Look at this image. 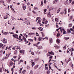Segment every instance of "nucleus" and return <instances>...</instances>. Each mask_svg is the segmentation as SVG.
Listing matches in <instances>:
<instances>
[{"instance_id":"obj_1","label":"nucleus","mask_w":74,"mask_h":74,"mask_svg":"<svg viewBox=\"0 0 74 74\" xmlns=\"http://www.w3.org/2000/svg\"><path fill=\"white\" fill-rule=\"evenodd\" d=\"M38 19H39V20H38V22L37 23H39V22H41V21H40V17H38L36 18V22H37V21H38Z\"/></svg>"},{"instance_id":"obj_2","label":"nucleus","mask_w":74,"mask_h":74,"mask_svg":"<svg viewBox=\"0 0 74 74\" xmlns=\"http://www.w3.org/2000/svg\"><path fill=\"white\" fill-rule=\"evenodd\" d=\"M12 36L14 37V38H16L18 39V35L16 34H13Z\"/></svg>"},{"instance_id":"obj_3","label":"nucleus","mask_w":74,"mask_h":74,"mask_svg":"<svg viewBox=\"0 0 74 74\" xmlns=\"http://www.w3.org/2000/svg\"><path fill=\"white\" fill-rule=\"evenodd\" d=\"M7 39L4 38L3 41V43H4V44H6L7 43Z\"/></svg>"},{"instance_id":"obj_4","label":"nucleus","mask_w":74,"mask_h":74,"mask_svg":"<svg viewBox=\"0 0 74 74\" xmlns=\"http://www.w3.org/2000/svg\"><path fill=\"white\" fill-rule=\"evenodd\" d=\"M49 41H50V44H51V43H52V38H50L49 39Z\"/></svg>"},{"instance_id":"obj_5","label":"nucleus","mask_w":74,"mask_h":74,"mask_svg":"<svg viewBox=\"0 0 74 74\" xmlns=\"http://www.w3.org/2000/svg\"><path fill=\"white\" fill-rule=\"evenodd\" d=\"M38 49H42V46H38Z\"/></svg>"},{"instance_id":"obj_6","label":"nucleus","mask_w":74,"mask_h":74,"mask_svg":"<svg viewBox=\"0 0 74 74\" xmlns=\"http://www.w3.org/2000/svg\"><path fill=\"white\" fill-rule=\"evenodd\" d=\"M57 3L58 0H55L53 2V4H57Z\"/></svg>"},{"instance_id":"obj_7","label":"nucleus","mask_w":74,"mask_h":74,"mask_svg":"<svg viewBox=\"0 0 74 74\" xmlns=\"http://www.w3.org/2000/svg\"><path fill=\"white\" fill-rule=\"evenodd\" d=\"M67 33H68L69 34H70V33H71V31H70V30L69 29H68L67 30Z\"/></svg>"},{"instance_id":"obj_8","label":"nucleus","mask_w":74,"mask_h":74,"mask_svg":"<svg viewBox=\"0 0 74 74\" xmlns=\"http://www.w3.org/2000/svg\"><path fill=\"white\" fill-rule=\"evenodd\" d=\"M56 41L57 44H59L60 43V40H59V39H57Z\"/></svg>"},{"instance_id":"obj_9","label":"nucleus","mask_w":74,"mask_h":74,"mask_svg":"<svg viewBox=\"0 0 74 74\" xmlns=\"http://www.w3.org/2000/svg\"><path fill=\"white\" fill-rule=\"evenodd\" d=\"M48 17H51V15H50V12H49L48 14Z\"/></svg>"},{"instance_id":"obj_10","label":"nucleus","mask_w":74,"mask_h":74,"mask_svg":"<svg viewBox=\"0 0 74 74\" xmlns=\"http://www.w3.org/2000/svg\"><path fill=\"white\" fill-rule=\"evenodd\" d=\"M57 37H59V36H60V34H59V32H58V33L57 34Z\"/></svg>"},{"instance_id":"obj_11","label":"nucleus","mask_w":74,"mask_h":74,"mask_svg":"<svg viewBox=\"0 0 74 74\" xmlns=\"http://www.w3.org/2000/svg\"><path fill=\"white\" fill-rule=\"evenodd\" d=\"M69 38H70L69 37H68V38H66V37H64V40H69Z\"/></svg>"},{"instance_id":"obj_12","label":"nucleus","mask_w":74,"mask_h":74,"mask_svg":"<svg viewBox=\"0 0 74 74\" xmlns=\"http://www.w3.org/2000/svg\"><path fill=\"white\" fill-rule=\"evenodd\" d=\"M60 10V8H59L57 11V13H59V12Z\"/></svg>"},{"instance_id":"obj_13","label":"nucleus","mask_w":74,"mask_h":74,"mask_svg":"<svg viewBox=\"0 0 74 74\" xmlns=\"http://www.w3.org/2000/svg\"><path fill=\"white\" fill-rule=\"evenodd\" d=\"M58 18H55V21L56 22V23H58Z\"/></svg>"},{"instance_id":"obj_14","label":"nucleus","mask_w":74,"mask_h":74,"mask_svg":"<svg viewBox=\"0 0 74 74\" xmlns=\"http://www.w3.org/2000/svg\"><path fill=\"white\" fill-rule=\"evenodd\" d=\"M3 46V44L2 43H0V48H1Z\"/></svg>"},{"instance_id":"obj_15","label":"nucleus","mask_w":74,"mask_h":74,"mask_svg":"<svg viewBox=\"0 0 74 74\" xmlns=\"http://www.w3.org/2000/svg\"><path fill=\"white\" fill-rule=\"evenodd\" d=\"M23 39L24 40V41H26V38L25 37V36H23Z\"/></svg>"},{"instance_id":"obj_16","label":"nucleus","mask_w":74,"mask_h":74,"mask_svg":"<svg viewBox=\"0 0 74 74\" xmlns=\"http://www.w3.org/2000/svg\"><path fill=\"white\" fill-rule=\"evenodd\" d=\"M34 9L35 10H38V8L37 7H34Z\"/></svg>"},{"instance_id":"obj_17","label":"nucleus","mask_w":74,"mask_h":74,"mask_svg":"<svg viewBox=\"0 0 74 74\" xmlns=\"http://www.w3.org/2000/svg\"><path fill=\"white\" fill-rule=\"evenodd\" d=\"M33 34H34L32 33H29V36H31V35H33Z\"/></svg>"},{"instance_id":"obj_18","label":"nucleus","mask_w":74,"mask_h":74,"mask_svg":"<svg viewBox=\"0 0 74 74\" xmlns=\"http://www.w3.org/2000/svg\"><path fill=\"white\" fill-rule=\"evenodd\" d=\"M61 33H62V32H64L65 31V30H64V29H61Z\"/></svg>"},{"instance_id":"obj_19","label":"nucleus","mask_w":74,"mask_h":74,"mask_svg":"<svg viewBox=\"0 0 74 74\" xmlns=\"http://www.w3.org/2000/svg\"><path fill=\"white\" fill-rule=\"evenodd\" d=\"M22 52H23L24 53H25V51L23 50V51H22V50H20V52L21 53H22Z\"/></svg>"},{"instance_id":"obj_20","label":"nucleus","mask_w":74,"mask_h":74,"mask_svg":"<svg viewBox=\"0 0 74 74\" xmlns=\"http://www.w3.org/2000/svg\"><path fill=\"white\" fill-rule=\"evenodd\" d=\"M4 18V19H7L8 18L7 15H6V16H5Z\"/></svg>"},{"instance_id":"obj_21","label":"nucleus","mask_w":74,"mask_h":74,"mask_svg":"<svg viewBox=\"0 0 74 74\" xmlns=\"http://www.w3.org/2000/svg\"><path fill=\"white\" fill-rule=\"evenodd\" d=\"M4 35H7V34H9V33L8 32H5L3 34Z\"/></svg>"},{"instance_id":"obj_22","label":"nucleus","mask_w":74,"mask_h":74,"mask_svg":"<svg viewBox=\"0 0 74 74\" xmlns=\"http://www.w3.org/2000/svg\"><path fill=\"white\" fill-rule=\"evenodd\" d=\"M26 72V70H24L23 71H22L23 74H25V73Z\"/></svg>"},{"instance_id":"obj_23","label":"nucleus","mask_w":74,"mask_h":74,"mask_svg":"<svg viewBox=\"0 0 74 74\" xmlns=\"http://www.w3.org/2000/svg\"><path fill=\"white\" fill-rule=\"evenodd\" d=\"M28 40L30 41V42H33V39H29Z\"/></svg>"},{"instance_id":"obj_24","label":"nucleus","mask_w":74,"mask_h":74,"mask_svg":"<svg viewBox=\"0 0 74 74\" xmlns=\"http://www.w3.org/2000/svg\"><path fill=\"white\" fill-rule=\"evenodd\" d=\"M12 66V63H9V67H11Z\"/></svg>"},{"instance_id":"obj_25","label":"nucleus","mask_w":74,"mask_h":74,"mask_svg":"<svg viewBox=\"0 0 74 74\" xmlns=\"http://www.w3.org/2000/svg\"><path fill=\"white\" fill-rule=\"evenodd\" d=\"M4 3V1L2 0L0 1V3Z\"/></svg>"},{"instance_id":"obj_26","label":"nucleus","mask_w":74,"mask_h":74,"mask_svg":"<svg viewBox=\"0 0 74 74\" xmlns=\"http://www.w3.org/2000/svg\"><path fill=\"white\" fill-rule=\"evenodd\" d=\"M19 38H18L19 40H21V38H22V37L21 36H19Z\"/></svg>"},{"instance_id":"obj_27","label":"nucleus","mask_w":74,"mask_h":74,"mask_svg":"<svg viewBox=\"0 0 74 74\" xmlns=\"http://www.w3.org/2000/svg\"><path fill=\"white\" fill-rule=\"evenodd\" d=\"M43 4V2L42 1L41 2V5H40L41 7H42V6Z\"/></svg>"},{"instance_id":"obj_28","label":"nucleus","mask_w":74,"mask_h":74,"mask_svg":"<svg viewBox=\"0 0 74 74\" xmlns=\"http://www.w3.org/2000/svg\"><path fill=\"white\" fill-rule=\"evenodd\" d=\"M48 66H47L46 67H45V70H47V71H48Z\"/></svg>"},{"instance_id":"obj_29","label":"nucleus","mask_w":74,"mask_h":74,"mask_svg":"<svg viewBox=\"0 0 74 74\" xmlns=\"http://www.w3.org/2000/svg\"><path fill=\"white\" fill-rule=\"evenodd\" d=\"M22 4L23 7H24L25 9H26V6H25V5L24 4Z\"/></svg>"},{"instance_id":"obj_30","label":"nucleus","mask_w":74,"mask_h":74,"mask_svg":"<svg viewBox=\"0 0 74 74\" xmlns=\"http://www.w3.org/2000/svg\"><path fill=\"white\" fill-rule=\"evenodd\" d=\"M34 64V62H33L32 64V67H33Z\"/></svg>"},{"instance_id":"obj_31","label":"nucleus","mask_w":74,"mask_h":74,"mask_svg":"<svg viewBox=\"0 0 74 74\" xmlns=\"http://www.w3.org/2000/svg\"><path fill=\"white\" fill-rule=\"evenodd\" d=\"M72 16H71L69 18V20H70V21H71V20H72Z\"/></svg>"},{"instance_id":"obj_32","label":"nucleus","mask_w":74,"mask_h":74,"mask_svg":"<svg viewBox=\"0 0 74 74\" xmlns=\"http://www.w3.org/2000/svg\"><path fill=\"white\" fill-rule=\"evenodd\" d=\"M17 52H18V51H17L16 50L14 51V54H17Z\"/></svg>"},{"instance_id":"obj_33","label":"nucleus","mask_w":74,"mask_h":74,"mask_svg":"<svg viewBox=\"0 0 74 74\" xmlns=\"http://www.w3.org/2000/svg\"><path fill=\"white\" fill-rule=\"evenodd\" d=\"M8 3H10L11 1V0H6Z\"/></svg>"},{"instance_id":"obj_34","label":"nucleus","mask_w":74,"mask_h":74,"mask_svg":"<svg viewBox=\"0 0 74 74\" xmlns=\"http://www.w3.org/2000/svg\"><path fill=\"white\" fill-rule=\"evenodd\" d=\"M69 27H71L72 26V24H70L69 25Z\"/></svg>"},{"instance_id":"obj_35","label":"nucleus","mask_w":74,"mask_h":74,"mask_svg":"<svg viewBox=\"0 0 74 74\" xmlns=\"http://www.w3.org/2000/svg\"><path fill=\"white\" fill-rule=\"evenodd\" d=\"M3 71L2 68H0V72H2Z\"/></svg>"},{"instance_id":"obj_36","label":"nucleus","mask_w":74,"mask_h":74,"mask_svg":"<svg viewBox=\"0 0 74 74\" xmlns=\"http://www.w3.org/2000/svg\"><path fill=\"white\" fill-rule=\"evenodd\" d=\"M41 38H40V37H38V41H41Z\"/></svg>"},{"instance_id":"obj_37","label":"nucleus","mask_w":74,"mask_h":74,"mask_svg":"<svg viewBox=\"0 0 74 74\" xmlns=\"http://www.w3.org/2000/svg\"><path fill=\"white\" fill-rule=\"evenodd\" d=\"M57 24H58V23H56V27H59V26L58 25H57Z\"/></svg>"},{"instance_id":"obj_38","label":"nucleus","mask_w":74,"mask_h":74,"mask_svg":"<svg viewBox=\"0 0 74 74\" xmlns=\"http://www.w3.org/2000/svg\"><path fill=\"white\" fill-rule=\"evenodd\" d=\"M67 46L66 45H65V46L63 47V49H64V48H65V49H66V46Z\"/></svg>"},{"instance_id":"obj_39","label":"nucleus","mask_w":74,"mask_h":74,"mask_svg":"<svg viewBox=\"0 0 74 74\" xmlns=\"http://www.w3.org/2000/svg\"><path fill=\"white\" fill-rule=\"evenodd\" d=\"M0 54H2L3 53V50H1L0 51Z\"/></svg>"},{"instance_id":"obj_40","label":"nucleus","mask_w":74,"mask_h":74,"mask_svg":"<svg viewBox=\"0 0 74 74\" xmlns=\"http://www.w3.org/2000/svg\"><path fill=\"white\" fill-rule=\"evenodd\" d=\"M38 65L37 66H35V67H34V69H37V67H38Z\"/></svg>"},{"instance_id":"obj_41","label":"nucleus","mask_w":74,"mask_h":74,"mask_svg":"<svg viewBox=\"0 0 74 74\" xmlns=\"http://www.w3.org/2000/svg\"><path fill=\"white\" fill-rule=\"evenodd\" d=\"M67 34V32L66 31H65V32H63V34Z\"/></svg>"},{"instance_id":"obj_42","label":"nucleus","mask_w":74,"mask_h":74,"mask_svg":"<svg viewBox=\"0 0 74 74\" xmlns=\"http://www.w3.org/2000/svg\"><path fill=\"white\" fill-rule=\"evenodd\" d=\"M11 10H12V11H13L15 12V11H14V8H11Z\"/></svg>"},{"instance_id":"obj_43","label":"nucleus","mask_w":74,"mask_h":74,"mask_svg":"<svg viewBox=\"0 0 74 74\" xmlns=\"http://www.w3.org/2000/svg\"><path fill=\"white\" fill-rule=\"evenodd\" d=\"M49 70H50V69H51V65H49Z\"/></svg>"},{"instance_id":"obj_44","label":"nucleus","mask_w":74,"mask_h":74,"mask_svg":"<svg viewBox=\"0 0 74 74\" xmlns=\"http://www.w3.org/2000/svg\"><path fill=\"white\" fill-rule=\"evenodd\" d=\"M51 55H54V53H53V52H51Z\"/></svg>"},{"instance_id":"obj_45","label":"nucleus","mask_w":74,"mask_h":74,"mask_svg":"<svg viewBox=\"0 0 74 74\" xmlns=\"http://www.w3.org/2000/svg\"><path fill=\"white\" fill-rule=\"evenodd\" d=\"M71 1H72V0H69V3H71Z\"/></svg>"},{"instance_id":"obj_46","label":"nucleus","mask_w":74,"mask_h":74,"mask_svg":"<svg viewBox=\"0 0 74 74\" xmlns=\"http://www.w3.org/2000/svg\"><path fill=\"white\" fill-rule=\"evenodd\" d=\"M30 69V67H29V66H27V69Z\"/></svg>"},{"instance_id":"obj_47","label":"nucleus","mask_w":74,"mask_h":74,"mask_svg":"<svg viewBox=\"0 0 74 74\" xmlns=\"http://www.w3.org/2000/svg\"><path fill=\"white\" fill-rule=\"evenodd\" d=\"M25 42L26 43V44H27L28 43V41H27L26 40H25Z\"/></svg>"},{"instance_id":"obj_48","label":"nucleus","mask_w":74,"mask_h":74,"mask_svg":"<svg viewBox=\"0 0 74 74\" xmlns=\"http://www.w3.org/2000/svg\"><path fill=\"white\" fill-rule=\"evenodd\" d=\"M47 23H48V21L47 20V21L45 22V23L46 24Z\"/></svg>"},{"instance_id":"obj_49","label":"nucleus","mask_w":74,"mask_h":74,"mask_svg":"<svg viewBox=\"0 0 74 74\" xmlns=\"http://www.w3.org/2000/svg\"><path fill=\"white\" fill-rule=\"evenodd\" d=\"M32 12H33L34 14H36V12H35V11H34V10H33L32 11Z\"/></svg>"},{"instance_id":"obj_50","label":"nucleus","mask_w":74,"mask_h":74,"mask_svg":"<svg viewBox=\"0 0 74 74\" xmlns=\"http://www.w3.org/2000/svg\"><path fill=\"white\" fill-rule=\"evenodd\" d=\"M11 18L13 21L14 19V17H13L11 16Z\"/></svg>"},{"instance_id":"obj_51","label":"nucleus","mask_w":74,"mask_h":74,"mask_svg":"<svg viewBox=\"0 0 74 74\" xmlns=\"http://www.w3.org/2000/svg\"><path fill=\"white\" fill-rule=\"evenodd\" d=\"M44 12H46L47 11V9H45L44 10Z\"/></svg>"},{"instance_id":"obj_52","label":"nucleus","mask_w":74,"mask_h":74,"mask_svg":"<svg viewBox=\"0 0 74 74\" xmlns=\"http://www.w3.org/2000/svg\"><path fill=\"white\" fill-rule=\"evenodd\" d=\"M31 54L33 55H34V52H32L31 53Z\"/></svg>"},{"instance_id":"obj_53","label":"nucleus","mask_w":74,"mask_h":74,"mask_svg":"<svg viewBox=\"0 0 74 74\" xmlns=\"http://www.w3.org/2000/svg\"><path fill=\"white\" fill-rule=\"evenodd\" d=\"M41 27H39V28H38V29L39 30H41Z\"/></svg>"},{"instance_id":"obj_54","label":"nucleus","mask_w":74,"mask_h":74,"mask_svg":"<svg viewBox=\"0 0 74 74\" xmlns=\"http://www.w3.org/2000/svg\"><path fill=\"white\" fill-rule=\"evenodd\" d=\"M23 41V39H21L20 40H19V42H21V41Z\"/></svg>"},{"instance_id":"obj_55","label":"nucleus","mask_w":74,"mask_h":74,"mask_svg":"<svg viewBox=\"0 0 74 74\" xmlns=\"http://www.w3.org/2000/svg\"><path fill=\"white\" fill-rule=\"evenodd\" d=\"M48 52L49 53V54H51V52H50L49 51H48Z\"/></svg>"},{"instance_id":"obj_56","label":"nucleus","mask_w":74,"mask_h":74,"mask_svg":"<svg viewBox=\"0 0 74 74\" xmlns=\"http://www.w3.org/2000/svg\"><path fill=\"white\" fill-rule=\"evenodd\" d=\"M8 46H7L5 48V50H7V49H8Z\"/></svg>"},{"instance_id":"obj_57","label":"nucleus","mask_w":74,"mask_h":74,"mask_svg":"<svg viewBox=\"0 0 74 74\" xmlns=\"http://www.w3.org/2000/svg\"><path fill=\"white\" fill-rule=\"evenodd\" d=\"M32 30H33V29H34L35 30H36V28H35V27H32Z\"/></svg>"},{"instance_id":"obj_58","label":"nucleus","mask_w":74,"mask_h":74,"mask_svg":"<svg viewBox=\"0 0 74 74\" xmlns=\"http://www.w3.org/2000/svg\"><path fill=\"white\" fill-rule=\"evenodd\" d=\"M60 14H62V15H63V12H61V13H60Z\"/></svg>"},{"instance_id":"obj_59","label":"nucleus","mask_w":74,"mask_h":74,"mask_svg":"<svg viewBox=\"0 0 74 74\" xmlns=\"http://www.w3.org/2000/svg\"><path fill=\"white\" fill-rule=\"evenodd\" d=\"M48 66V64H46L45 65V67H46V66Z\"/></svg>"},{"instance_id":"obj_60","label":"nucleus","mask_w":74,"mask_h":74,"mask_svg":"<svg viewBox=\"0 0 74 74\" xmlns=\"http://www.w3.org/2000/svg\"><path fill=\"white\" fill-rule=\"evenodd\" d=\"M72 4H74V1L72 3Z\"/></svg>"},{"instance_id":"obj_61","label":"nucleus","mask_w":74,"mask_h":74,"mask_svg":"<svg viewBox=\"0 0 74 74\" xmlns=\"http://www.w3.org/2000/svg\"><path fill=\"white\" fill-rule=\"evenodd\" d=\"M10 33L11 34H14V33L13 32H11Z\"/></svg>"},{"instance_id":"obj_62","label":"nucleus","mask_w":74,"mask_h":74,"mask_svg":"<svg viewBox=\"0 0 74 74\" xmlns=\"http://www.w3.org/2000/svg\"><path fill=\"white\" fill-rule=\"evenodd\" d=\"M11 46H10L9 47H8V49H10L11 48Z\"/></svg>"},{"instance_id":"obj_63","label":"nucleus","mask_w":74,"mask_h":74,"mask_svg":"<svg viewBox=\"0 0 74 74\" xmlns=\"http://www.w3.org/2000/svg\"><path fill=\"white\" fill-rule=\"evenodd\" d=\"M70 9H69L68 10V12H70Z\"/></svg>"},{"instance_id":"obj_64","label":"nucleus","mask_w":74,"mask_h":74,"mask_svg":"<svg viewBox=\"0 0 74 74\" xmlns=\"http://www.w3.org/2000/svg\"><path fill=\"white\" fill-rule=\"evenodd\" d=\"M59 51L60 52H62V50H59Z\"/></svg>"}]
</instances>
